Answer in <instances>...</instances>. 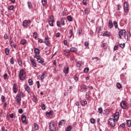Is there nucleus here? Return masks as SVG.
<instances>
[{
	"instance_id": "nucleus-1",
	"label": "nucleus",
	"mask_w": 131,
	"mask_h": 131,
	"mask_svg": "<svg viewBox=\"0 0 131 131\" xmlns=\"http://www.w3.org/2000/svg\"><path fill=\"white\" fill-rule=\"evenodd\" d=\"M18 76L20 80H24V79H25L26 74L25 73V71H24V70H21L19 71V74Z\"/></svg>"
},
{
	"instance_id": "nucleus-2",
	"label": "nucleus",
	"mask_w": 131,
	"mask_h": 131,
	"mask_svg": "<svg viewBox=\"0 0 131 131\" xmlns=\"http://www.w3.org/2000/svg\"><path fill=\"white\" fill-rule=\"evenodd\" d=\"M49 129L51 131H56L57 127L55 125V123L53 122H51L49 123Z\"/></svg>"
},
{
	"instance_id": "nucleus-3",
	"label": "nucleus",
	"mask_w": 131,
	"mask_h": 131,
	"mask_svg": "<svg viewBox=\"0 0 131 131\" xmlns=\"http://www.w3.org/2000/svg\"><path fill=\"white\" fill-rule=\"evenodd\" d=\"M126 32V31H125V30H121L119 32L118 35H119V38H120V39H121L122 36L123 37H125L126 36V34H125Z\"/></svg>"
},
{
	"instance_id": "nucleus-4",
	"label": "nucleus",
	"mask_w": 131,
	"mask_h": 131,
	"mask_svg": "<svg viewBox=\"0 0 131 131\" xmlns=\"http://www.w3.org/2000/svg\"><path fill=\"white\" fill-rule=\"evenodd\" d=\"M108 124L111 127L115 126V120L114 118H110L108 120Z\"/></svg>"
},
{
	"instance_id": "nucleus-5",
	"label": "nucleus",
	"mask_w": 131,
	"mask_h": 131,
	"mask_svg": "<svg viewBox=\"0 0 131 131\" xmlns=\"http://www.w3.org/2000/svg\"><path fill=\"white\" fill-rule=\"evenodd\" d=\"M120 106L122 109H126L127 108V105H126V103L124 100L121 101L120 103Z\"/></svg>"
},
{
	"instance_id": "nucleus-6",
	"label": "nucleus",
	"mask_w": 131,
	"mask_h": 131,
	"mask_svg": "<svg viewBox=\"0 0 131 131\" xmlns=\"http://www.w3.org/2000/svg\"><path fill=\"white\" fill-rule=\"evenodd\" d=\"M30 61L33 66V67H36V61H35V60H34V59H33L32 57H30Z\"/></svg>"
},
{
	"instance_id": "nucleus-7",
	"label": "nucleus",
	"mask_w": 131,
	"mask_h": 131,
	"mask_svg": "<svg viewBox=\"0 0 131 131\" xmlns=\"http://www.w3.org/2000/svg\"><path fill=\"white\" fill-rule=\"evenodd\" d=\"M13 92L14 94H17V92H18V86L17 85V84H13Z\"/></svg>"
},
{
	"instance_id": "nucleus-8",
	"label": "nucleus",
	"mask_w": 131,
	"mask_h": 131,
	"mask_svg": "<svg viewBox=\"0 0 131 131\" xmlns=\"http://www.w3.org/2000/svg\"><path fill=\"white\" fill-rule=\"evenodd\" d=\"M15 101L17 102V104H21V97L18 94L16 96Z\"/></svg>"
},
{
	"instance_id": "nucleus-9",
	"label": "nucleus",
	"mask_w": 131,
	"mask_h": 131,
	"mask_svg": "<svg viewBox=\"0 0 131 131\" xmlns=\"http://www.w3.org/2000/svg\"><path fill=\"white\" fill-rule=\"evenodd\" d=\"M123 8H124V12H125V13H127V12H128V6H127V3L125 2L124 3Z\"/></svg>"
},
{
	"instance_id": "nucleus-10",
	"label": "nucleus",
	"mask_w": 131,
	"mask_h": 131,
	"mask_svg": "<svg viewBox=\"0 0 131 131\" xmlns=\"http://www.w3.org/2000/svg\"><path fill=\"white\" fill-rule=\"evenodd\" d=\"M63 73H66V74H68L69 73V67H64V69L63 70Z\"/></svg>"
},
{
	"instance_id": "nucleus-11",
	"label": "nucleus",
	"mask_w": 131,
	"mask_h": 131,
	"mask_svg": "<svg viewBox=\"0 0 131 131\" xmlns=\"http://www.w3.org/2000/svg\"><path fill=\"white\" fill-rule=\"evenodd\" d=\"M25 90L27 91V92L29 94L31 92V90L30 89V87L27 85H24Z\"/></svg>"
},
{
	"instance_id": "nucleus-12",
	"label": "nucleus",
	"mask_w": 131,
	"mask_h": 131,
	"mask_svg": "<svg viewBox=\"0 0 131 131\" xmlns=\"http://www.w3.org/2000/svg\"><path fill=\"white\" fill-rule=\"evenodd\" d=\"M45 42L46 46L50 47V41H49V37H46L45 39Z\"/></svg>"
},
{
	"instance_id": "nucleus-13",
	"label": "nucleus",
	"mask_w": 131,
	"mask_h": 131,
	"mask_svg": "<svg viewBox=\"0 0 131 131\" xmlns=\"http://www.w3.org/2000/svg\"><path fill=\"white\" fill-rule=\"evenodd\" d=\"M21 120L24 123H27V121H26V116L24 115H21Z\"/></svg>"
},
{
	"instance_id": "nucleus-14",
	"label": "nucleus",
	"mask_w": 131,
	"mask_h": 131,
	"mask_svg": "<svg viewBox=\"0 0 131 131\" xmlns=\"http://www.w3.org/2000/svg\"><path fill=\"white\" fill-rule=\"evenodd\" d=\"M37 61V62H38V63H39L40 64H41L43 66H45V65H46V64L45 63V61L42 60L41 58L38 59Z\"/></svg>"
},
{
	"instance_id": "nucleus-15",
	"label": "nucleus",
	"mask_w": 131,
	"mask_h": 131,
	"mask_svg": "<svg viewBox=\"0 0 131 131\" xmlns=\"http://www.w3.org/2000/svg\"><path fill=\"white\" fill-rule=\"evenodd\" d=\"M115 120H118L119 118V113H116L114 116Z\"/></svg>"
},
{
	"instance_id": "nucleus-16",
	"label": "nucleus",
	"mask_w": 131,
	"mask_h": 131,
	"mask_svg": "<svg viewBox=\"0 0 131 131\" xmlns=\"http://www.w3.org/2000/svg\"><path fill=\"white\" fill-rule=\"evenodd\" d=\"M46 74H47V72H43L42 73L41 76L40 77L41 80H42V79H45V78H46Z\"/></svg>"
},
{
	"instance_id": "nucleus-17",
	"label": "nucleus",
	"mask_w": 131,
	"mask_h": 131,
	"mask_svg": "<svg viewBox=\"0 0 131 131\" xmlns=\"http://www.w3.org/2000/svg\"><path fill=\"white\" fill-rule=\"evenodd\" d=\"M66 121L64 120H61L59 123L58 125H65Z\"/></svg>"
},
{
	"instance_id": "nucleus-18",
	"label": "nucleus",
	"mask_w": 131,
	"mask_h": 131,
	"mask_svg": "<svg viewBox=\"0 0 131 131\" xmlns=\"http://www.w3.org/2000/svg\"><path fill=\"white\" fill-rule=\"evenodd\" d=\"M110 35H111V34H110V32H107V31L104 32V33L102 35L103 36H106V37L110 36Z\"/></svg>"
},
{
	"instance_id": "nucleus-19",
	"label": "nucleus",
	"mask_w": 131,
	"mask_h": 131,
	"mask_svg": "<svg viewBox=\"0 0 131 131\" xmlns=\"http://www.w3.org/2000/svg\"><path fill=\"white\" fill-rule=\"evenodd\" d=\"M34 53L36 54V55H38L40 52V50L38 49V48H35L34 49Z\"/></svg>"
},
{
	"instance_id": "nucleus-20",
	"label": "nucleus",
	"mask_w": 131,
	"mask_h": 131,
	"mask_svg": "<svg viewBox=\"0 0 131 131\" xmlns=\"http://www.w3.org/2000/svg\"><path fill=\"white\" fill-rule=\"evenodd\" d=\"M67 20H68V21H69V22H72L73 18H72V17L71 16V15H68L67 17Z\"/></svg>"
},
{
	"instance_id": "nucleus-21",
	"label": "nucleus",
	"mask_w": 131,
	"mask_h": 131,
	"mask_svg": "<svg viewBox=\"0 0 131 131\" xmlns=\"http://www.w3.org/2000/svg\"><path fill=\"white\" fill-rule=\"evenodd\" d=\"M23 25L24 27H26L28 25V22L27 21V20H25L23 22Z\"/></svg>"
},
{
	"instance_id": "nucleus-22",
	"label": "nucleus",
	"mask_w": 131,
	"mask_h": 131,
	"mask_svg": "<svg viewBox=\"0 0 131 131\" xmlns=\"http://www.w3.org/2000/svg\"><path fill=\"white\" fill-rule=\"evenodd\" d=\"M63 53L66 56H68V55H69V53H70V51H69V50L66 49L64 50Z\"/></svg>"
},
{
	"instance_id": "nucleus-23",
	"label": "nucleus",
	"mask_w": 131,
	"mask_h": 131,
	"mask_svg": "<svg viewBox=\"0 0 131 131\" xmlns=\"http://www.w3.org/2000/svg\"><path fill=\"white\" fill-rule=\"evenodd\" d=\"M69 34H70V35L69 36L70 38H71V37H72L73 35V29H72L69 31Z\"/></svg>"
},
{
	"instance_id": "nucleus-24",
	"label": "nucleus",
	"mask_w": 131,
	"mask_h": 131,
	"mask_svg": "<svg viewBox=\"0 0 131 131\" xmlns=\"http://www.w3.org/2000/svg\"><path fill=\"white\" fill-rule=\"evenodd\" d=\"M108 26L111 29L113 27V23H112V21L111 20H108Z\"/></svg>"
},
{
	"instance_id": "nucleus-25",
	"label": "nucleus",
	"mask_w": 131,
	"mask_h": 131,
	"mask_svg": "<svg viewBox=\"0 0 131 131\" xmlns=\"http://www.w3.org/2000/svg\"><path fill=\"white\" fill-rule=\"evenodd\" d=\"M80 103L82 106H84V105H86V104H88V102L86 101V100H81Z\"/></svg>"
},
{
	"instance_id": "nucleus-26",
	"label": "nucleus",
	"mask_w": 131,
	"mask_h": 131,
	"mask_svg": "<svg viewBox=\"0 0 131 131\" xmlns=\"http://www.w3.org/2000/svg\"><path fill=\"white\" fill-rule=\"evenodd\" d=\"M126 123H127V125L129 127H130V126H131V120H126Z\"/></svg>"
},
{
	"instance_id": "nucleus-27",
	"label": "nucleus",
	"mask_w": 131,
	"mask_h": 131,
	"mask_svg": "<svg viewBox=\"0 0 131 131\" xmlns=\"http://www.w3.org/2000/svg\"><path fill=\"white\" fill-rule=\"evenodd\" d=\"M70 51L73 52H77V48L75 47H72V48L70 49Z\"/></svg>"
},
{
	"instance_id": "nucleus-28",
	"label": "nucleus",
	"mask_w": 131,
	"mask_h": 131,
	"mask_svg": "<svg viewBox=\"0 0 131 131\" xmlns=\"http://www.w3.org/2000/svg\"><path fill=\"white\" fill-rule=\"evenodd\" d=\"M9 53H10V49L6 48L5 49V54L7 56L9 55Z\"/></svg>"
},
{
	"instance_id": "nucleus-29",
	"label": "nucleus",
	"mask_w": 131,
	"mask_h": 131,
	"mask_svg": "<svg viewBox=\"0 0 131 131\" xmlns=\"http://www.w3.org/2000/svg\"><path fill=\"white\" fill-rule=\"evenodd\" d=\"M116 86L119 89H120L122 88V86L121 85V84H120V83H119V82L117 83Z\"/></svg>"
},
{
	"instance_id": "nucleus-30",
	"label": "nucleus",
	"mask_w": 131,
	"mask_h": 131,
	"mask_svg": "<svg viewBox=\"0 0 131 131\" xmlns=\"http://www.w3.org/2000/svg\"><path fill=\"white\" fill-rule=\"evenodd\" d=\"M37 35H38L37 32H35L33 33V37L34 38H35V39H36V38H37Z\"/></svg>"
},
{
	"instance_id": "nucleus-31",
	"label": "nucleus",
	"mask_w": 131,
	"mask_h": 131,
	"mask_svg": "<svg viewBox=\"0 0 131 131\" xmlns=\"http://www.w3.org/2000/svg\"><path fill=\"white\" fill-rule=\"evenodd\" d=\"M49 24L50 26H54V20H49Z\"/></svg>"
},
{
	"instance_id": "nucleus-32",
	"label": "nucleus",
	"mask_w": 131,
	"mask_h": 131,
	"mask_svg": "<svg viewBox=\"0 0 131 131\" xmlns=\"http://www.w3.org/2000/svg\"><path fill=\"white\" fill-rule=\"evenodd\" d=\"M34 128L36 130H37L38 129V125H37V124H36L35 123H34Z\"/></svg>"
},
{
	"instance_id": "nucleus-33",
	"label": "nucleus",
	"mask_w": 131,
	"mask_h": 131,
	"mask_svg": "<svg viewBox=\"0 0 131 131\" xmlns=\"http://www.w3.org/2000/svg\"><path fill=\"white\" fill-rule=\"evenodd\" d=\"M28 6L29 9H32V4H31V2H28Z\"/></svg>"
},
{
	"instance_id": "nucleus-34",
	"label": "nucleus",
	"mask_w": 131,
	"mask_h": 131,
	"mask_svg": "<svg viewBox=\"0 0 131 131\" xmlns=\"http://www.w3.org/2000/svg\"><path fill=\"white\" fill-rule=\"evenodd\" d=\"M28 83L29 85H32L33 84V81H32L31 79H29L28 80Z\"/></svg>"
},
{
	"instance_id": "nucleus-35",
	"label": "nucleus",
	"mask_w": 131,
	"mask_h": 131,
	"mask_svg": "<svg viewBox=\"0 0 131 131\" xmlns=\"http://www.w3.org/2000/svg\"><path fill=\"white\" fill-rule=\"evenodd\" d=\"M10 46L11 48H13V46L15 43L13 42V40H12V37H10Z\"/></svg>"
},
{
	"instance_id": "nucleus-36",
	"label": "nucleus",
	"mask_w": 131,
	"mask_h": 131,
	"mask_svg": "<svg viewBox=\"0 0 131 131\" xmlns=\"http://www.w3.org/2000/svg\"><path fill=\"white\" fill-rule=\"evenodd\" d=\"M53 113V112L52 111H50L49 112H46V115H49V116H51Z\"/></svg>"
},
{
	"instance_id": "nucleus-37",
	"label": "nucleus",
	"mask_w": 131,
	"mask_h": 131,
	"mask_svg": "<svg viewBox=\"0 0 131 131\" xmlns=\"http://www.w3.org/2000/svg\"><path fill=\"white\" fill-rule=\"evenodd\" d=\"M1 100L3 103H4V102H5V101H6V98L5 97V96L2 95L1 96Z\"/></svg>"
},
{
	"instance_id": "nucleus-38",
	"label": "nucleus",
	"mask_w": 131,
	"mask_h": 131,
	"mask_svg": "<svg viewBox=\"0 0 131 131\" xmlns=\"http://www.w3.org/2000/svg\"><path fill=\"white\" fill-rule=\"evenodd\" d=\"M20 45H25L26 43V40L23 39L20 42Z\"/></svg>"
},
{
	"instance_id": "nucleus-39",
	"label": "nucleus",
	"mask_w": 131,
	"mask_h": 131,
	"mask_svg": "<svg viewBox=\"0 0 131 131\" xmlns=\"http://www.w3.org/2000/svg\"><path fill=\"white\" fill-rule=\"evenodd\" d=\"M124 127H125V124H124V123L120 124L119 126V128H124Z\"/></svg>"
},
{
	"instance_id": "nucleus-40",
	"label": "nucleus",
	"mask_w": 131,
	"mask_h": 131,
	"mask_svg": "<svg viewBox=\"0 0 131 131\" xmlns=\"http://www.w3.org/2000/svg\"><path fill=\"white\" fill-rule=\"evenodd\" d=\"M60 23L62 26L65 25V22L64 21V19H63V18H61L60 19Z\"/></svg>"
},
{
	"instance_id": "nucleus-41",
	"label": "nucleus",
	"mask_w": 131,
	"mask_h": 131,
	"mask_svg": "<svg viewBox=\"0 0 131 131\" xmlns=\"http://www.w3.org/2000/svg\"><path fill=\"white\" fill-rule=\"evenodd\" d=\"M119 47L122 49H124V47H125V44L124 43L119 44Z\"/></svg>"
},
{
	"instance_id": "nucleus-42",
	"label": "nucleus",
	"mask_w": 131,
	"mask_h": 131,
	"mask_svg": "<svg viewBox=\"0 0 131 131\" xmlns=\"http://www.w3.org/2000/svg\"><path fill=\"white\" fill-rule=\"evenodd\" d=\"M41 3L43 6H46V5L47 4V0H41Z\"/></svg>"
},
{
	"instance_id": "nucleus-43",
	"label": "nucleus",
	"mask_w": 131,
	"mask_h": 131,
	"mask_svg": "<svg viewBox=\"0 0 131 131\" xmlns=\"http://www.w3.org/2000/svg\"><path fill=\"white\" fill-rule=\"evenodd\" d=\"M113 23H114V25L115 28H118V25L117 24V21H114Z\"/></svg>"
},
{
	"instance_id": "nucleus-44",
	"label": "nucleus",
	"mask_w": 131,
	"mask_h": 131,
	"mask_svg": "<svg viewBox=\"0 0 131 131\" xmlns=\"http://www.w3.org/2000/svg\"><path fill=\"white\" fill-rule=\"evenodd\" d=\"M72 128V127H71V125H69L67 127L66 131H70L71 130Z\"/></svg>"
},
{
	"instance_id": "nucleus-45",
	"label": "nucleus",
	"mask_w": 131,
	"mask_h": 131,
	"mask_svg": "<svg viewBox=\"0 0 131 131\" xmlns=\"http://www.w3.org/2000/svg\"><path fill=\"white\" fill-rule=\"evenodd\" d=\"M41 107L42 110H46V104L43 103L41 104Z\"/></svg>"
},
{
	"instance_id": "nucleus-46",
	"label": "nucleus",
	"mask_w": 131,
	"mask_h": 131,
	"mask_svg": "<svg viewBox=\"0 0 131 131\" xmlns=\"http://www.w3.org/2000/svg\"><path fill=\"white\" fill-rule=\"evenodd\" d=\"M18 65H19V66H22V60H21V59H18Z\"/></svg>"
},
{
	"instance_id": "nucleus-47",
	"label": "nucleus",
	"mask_w": 131,
	"mask_h": 131,
	"mask_svg": "<svg viewBox=\"0 0 131 131\" xmlns=\"http://www.w3.org/2000/svg\"><path fill=\"white\" fill-rule=\"evenodd\" d=\"M89 70H90V69H89V68H85L84 69V73H88V72H89Z\"/></svg>"
},
{
	"instance_id": "nucleus-48",
	"label": "nucleus",
	"mask_w": 131,
	"mask_h": 131,
	"mask_svg": "<svg viewBox=\"0 0 131 131\" xmlns=\"http://www.w3.org/2000/svg\"><path fill=\"white\" fill-rule=\"evenodd\" d=\"M34 57V58L37 59V60H38V59H40V55H37V54H36V55H35V56Z\"/></svg>"
},
{
	"instance_id": "nucleus-49",
	"label": "nucleus",
	"mask_w": 131,
	"mask_h": 131,
	"mask_svg": "<svg viewBox=\"0 0 131 131\" xmlns=\"http://www.w3.org/2000/svg\"><path fill=\"white\" fill-rule=\"evenodd\" d=\"M102 112H103V108H102V107H99L98 108V113H99L100 114H101Z\"/></svg>"
},
{
	"instance_id": "nucleus-50",
	"label": "nucleus",
	"mask_w": 131,
	"mask_h": 131,
	"mask_svg": "<svg viewBox=\"0 0 131 131\" xmlns=\"http://www.w3.org/2000/svg\"><path fill=\"white\" fill-rule=\"evenodd\" d=\"M81 62L80 61H78V62H77V67H80V66H81Z\"/></svg>"
},
{
	"instance_id": "nucleus-51",
	"label": "nucleus",
	"mask_w": 131,
	"mask_h": 131,
	"mask_svg": "<svg viewBox=\"0 0 131 131\" xmlns=\"http://www.w3.org/2000/svg\"><path fill=\"white\" fill-rule=\"evenodd\" d=\"M102 47L105 50H106V49H107V45L106 44V43H103L102 44Z\"/></svg>"
},
{
	"instance_id": "nucleus-52",
	"label": "nucleus",
	"mask_w": 131,
	"mask_h": 131,
	"mask_svg": "<svg viewBox=\"0 0 131 131\" xmlns=\"http://www.w3.org/2000/svg\"><path fill=\"white\" fill-rule=\"evenodd\" d=\"M77 33H78L79 35H80V34L82 33V31H81V30L79 29L77 31Z\"/></svg>"
},
{
	"instance_id": "nucleus-53",
	"label": "nucleus",
	"mask_w": 131,
	"mask_h": 131,
	"mask_svg": "<svg viewBox=\"0 0 131 131\" xmlns=\"http://www.w3.org/2000/svg\"><path fill=\"white\" fill-rule=\"evenodd\" d=\"M14 9V6H10L8 7V10H9L10 11H12V10H13Z\"/></svg>"
},
{
	"instance_id": "nucleus-54",
	"label": "nucleus",
	"mask_w": 131,
	"mask_h": 131,
	"mask_svg": "<svg viewBox=\"0 0 131 131\" xmlns=\"http://www.w3.org/2000/svg\"><path fill=\"white\" fill-rule=\"evenodd\" d=\"M10 64H12V65L14 64V58L13 57L10 59Z\"/></svg>"
},
{
	"instance_id": "nucleus-55",
	"label": "nucleus",
	"mask_w": 131,
	"mask_h": 131,
	"mask_svg": "<svg viewBox=\"0 0 131 131\" xmlns=\"http://www.w3.org/2000/svg\"><path fill=\"white\" fill-rule=\"evenodd\" d=\"M18 113H19V114H22V113H23V110L22 108H19L18 110Z\"/></svg>"
},
{
	"instance_id": "nucleus-56",
	"label": "nucleus",
	"mask_w": 131,
	"mask_h": 131,
	"mask_svg": "<svg viewBox=\"0 0 131 131\" xmlns=\"http://www.w3.org/2000/svg\"><path fill=\"white\" fill-rule=\"evenodd\" d=\"M56 24L58 27H60V28H61V25H60V22L59 21L56 22Z\"/></svg>"
},
{
	"instance_id": "nucleus-57",
	"label": "nucleus",
	"mask_w": 131,
	"mask_h": 131,
	"mask_svg": "<svg viewBox=\"0 0 131 131\" xmlns=\"http://www.w3.org/2000/svg\"><path fill=\"white\" fill-rule=\"evenodd\" d=\"M82 90H88V87L86 85L82 86Z\"/></svg>"
},
{
	"instance_id": "nucleus-58",
	"label": "nucleus",
	"mask_w": 131,
	"mask_h": 131,
	"mask_svg": "<svg viewBox=\"0 0 131 131\" xmlns=\"http://www.w3.org/2000/svg\"><path fill=\"white\" fill-rule=\"evenodd\" d=\"M118 49V45H116L114 47V51H116Z\"/></svg>"
},
{
	"instance_id": "nucleus-59",
	"label": "nucleus",
	"mask_w": 131,
	"mask_h": 131,
	"mask_svg": "<svg viewBox=\"0 0 131 131\" xmlns=\"http://www.w3.org/2000/svg\"><path fill=\"white\" fill-rule=\"evenodd\" d=\"M90 122L91 123H95V119L94 118L91 119Z\"/></svg>"
},
{
	"instance_id": "nucleus-60",
	"label": "nucleus",
	"mask_w": 131,
	"mask_h": 131,
	"mask_svg": "<svg viewBox=\"0 0 131 131\" xmlns=\"http://www.w3.org/2000/svg\"><path fill=\"white\" fill-rule=\"evenodd\" d=\"M74 79L75 81H78V77H77V76H75L74 77Z\"/></svg>"
},
{
	"instance_id": "nucleus-61",
	"label": "nucleus",
	"mask_w": 131,
	"mask_h": 131,
	"mask_svg": "<svg viewBox=\"0 0 131 131\" xmlns=\"http://www.w3.org/2000/svg\"><path fill=\"white\" fill-rule=\"evenodd\" d=\"M4 79H7V78L8 77V74H5L3 76Z\"/></svg>"
},
{
	"instance_id": "nucleus-62",
	"label": "nucleus",
	"mask_w": 131,
	"mask_h": 131,
	"mask_svg": "<svg viewBox=\"0 0 131 131\" xmlns=\"http://www.w3.org/2000/svg\"><path fill=\"white\" fill-rule=\"evenodd\" d=\"M84 46H85V47H89V42L85 41L84 42Z\"/></svg>"
},
{
	"instance_id": "nucleus-63",
	"label": "nucleus",
	"mask_w": 131,
	"mask_h": 131,
	"mask_svg": "<svg viewBox=\"0 0 131 131\" xmlns=\"http://www.w3.org/2000/svg\"><path fill=\"white\" fill-rule=\"evenodd\" d=\"M109 114V110L106 109L105 110V114Z\"/></svg>"
},
{
	"instance_id": "nucleus-64",
	"label": "nucleus",
	"mask_w": 131,
	"mask_h": 131,
	"mask_svg": "<svg viewBox=\"0 0 131 131\" xmlns=\"http://www.w3.org/2000/svg\"><path fill=\"white\" fill-rule=\"evenodd\" d=\"M56 37H60V33H57L55 35Z\"/></svg>"
}]
</instances>
